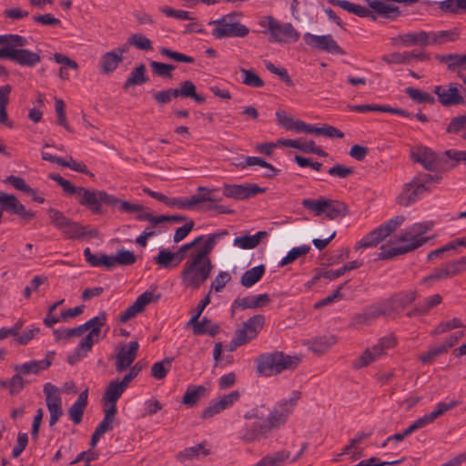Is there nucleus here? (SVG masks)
I'll return each instance as SVG.
<instances>
[{
	"label": "nucleus",
	"instance_id": "1",
	"mask_svg": "<svg viewBox=\"0 0 466 466\" xmlns=\"http://www.w3.org/2000/svg\"><path fill=\"white\" fill-rule=\"evenodd\" d=\"M218 237L217 234L208 235L199 250L184 264L180 277L185 287L198 289L210 277L213 264L209 254Z\"/></svg>",
	"mask_w": 466,
	"mask_h": 466
},
{
	"label": "nucleus",
	"instance_id": "2",
	"mask_svg": "<svg viewBox=\"0 0 466 466\" xmlns=\"http://www.w3.org/2000/svg\"><path fill=\"white\" fill-rule=\"evenodd\" d=\"M328 2L359 17H370L372 20H376V15L390 20H395L400 15L398 6L380 0H365L370 9L347 0H329Z\"/></svg>",
	"mask_w": 466,
	"mask_h": 466
},
{
	"label": "nucleus",
	"instance_id": "3",
	"mask_svg": "<svg viewBox=\"0 0 466 466\" xmlns=\"http://www.w3.org/2000/svg\"><path fill=\"white\" fill-rule=\"evenodd\" d=\"M440 178L438 176L428 173L418 174L410 182L404 184L401 192L397 197V202L402 207H409L431 192Z\"/></svg>",
	"mask_w": 466,
	"mask_h": 466
},
{
	"label": "nucleus",
	"instance_id": "4",
	"mask_svg": "<svg viewBox=\"0 0 466 466\" xmlns=\"http://www.w3.org/2000/svg\"><path fill=\"white\" fill-rule=\"evenodd\" d=\"M300 359L284 354L282 351L260 354L257 360V372L269 377L293 369L299 363Z\"/></svg>",
	"mask_w": 466,
	"mask_h": 466
},
{
	"label": "nucleus",
	"instance_id": "5",
	"mask_svg": "<svg viewBox=\"0 0 466 466\" xmlns=\"http://www.w3.org/2000/svg\"><path fill=\"white\" fill-rule=\"evenodd\" d=\"M236 13L224 15L218 19L208 22L213 25L211 35L215 39H223L229 37H245L248 35L249 29L236 19Z\"/></svg>",
	"mask_w": 466,
	"mask_h": 466
},
{
	"label": "nucleus",
	"instance_id": "6",
	"mask_svg": "<svg viewBox=\"0 0 466 466\" xmlns=\"http://www.w3.org/2000/svg\"><path fill=\"white\" fill-rule=\"evenodd\" d=\"M259 25L265 28L263 34H269L270 42L295 43L299 38V33L291 23H280L272 15L264 17Z\"/></svg>",
	"mask_w": 466,
	"mask_h": 466
},
{
	"label": "nucleus",
	"instance_id": "7",
	"mask_svg": "<svg viewBox=\"0 0 466 466\" xmlns=\"http://www.w3.org/2000/svg\"><path fill=\"white\" fill-rule=\"evenodd\" d=\"M431 222H418L405 228L397 237L396 242L401 243L407 253L426 244L430 238L424 235L431 230Z\"/></svg>",
	"mask_w": 466,
	"mask_h": 466
},
{
	"label": "nucleus",
	"instance_id": "8",
	"mask_svg": "<svg viewBox=\"0 0 466 466\" xmlns=\"http://www.w3.org/2000/svg\"><path fill=\"white\" fill-rule=\"evenodd\" d=\"M405 217L402 215L395 216L385 223L374 228L365 235L355 246L356 249L368 248L377 246L383 241L392 232H394L403 222Z\"/></svg>",
	"mask_w": 466,
	"mask_h": 466
},
{
	"label": "nucleus",
	"instance_id": "9",
	"mask_svg": "<svg viewBox=\"0 0 466 466\" xmlns=\"http://www.w3.org/2000/svg\"><path fill=\"white\" fill-rule=\"evenodd\" d=\"M264 325V315L258 314L248 319L243 322L242 327L236 330L234 338L231 340L230 350H234L237 347L245 345L255 339Z\"/></svg>",
	"mask_w": 466,
	"mask_h": 466
},
{
	"label": "nucleus",
	"instance_id": "10",
	"mask_svg": "<svg viewBox=\"0 0 466 466\" xmlns=\"http://www.w3.org/2000/svg\"><path fill=\"white\" fill-rule=\"evenodd\" d=\"M299 398L300 393L295 390L292 392V397L288 400H280L274 406L267 417L274 430L279 429L286 423Z\"/></svg>",
	"mask_w": 466,
	"mask_h": 466
},
{
	"label": "nucleus",
	"instance_id": "11",
	"mask_svg": "<svg viewBox=\"0 0 466 466\" xmlns=\"http://www.w3.org/2000/svg\"><path fill=\"white\" fill-rule=\"evenodd\" d=\"M273 430L274 428L268 419L258 420L250 423L246 422L239 431L238 438L246 443H251L267 439Z\"/></svg>",
	"mask_w": 466,
	"mask_h": 466
},
{
	"label": "nucleus",
	"instance_id": "12",
	"mask_svg": "<svg viewBox=\"0 0 466 466\" xmlns=\"http://www.w3.org/2000/svg\"><path fill=\"white\" fill-rule=\"evenodd\" d=\"M106 313L101 311L97 316L80 325L83 334L89 330L88 334L81 339V348L88 349L99 340L102 327L106 325Z\"/></svg>",
	"mask_w": 466,
	"mask_h": 466
},
{
	"label": "nucleus",
	"instance_id": "13",
	"mask_svg": "<svg viewBox=\"0 0 466 466\" xmlns=\"http://www.w3.org/2000/svg\"><path fill=\"white\" fill-rule=\"evenodd\" d=\"M266 187H261L257 184H227L223 185V195L226 198L237 200H246L255 197L258 194L265 193Z\"/></svg>",
	"mask_w": 466,
	"mask_h": 466
},
{
	"label": "nucleus",
	"instance_id": "14",
	"mask_svg": "<svg viewBox=\"0 0 466 466\" xmlns=\"http://www.w3.org/2000/svg\"><path fill=\"white\" fill-rule=\"evenodd\" d=\"M460 88H462L461 85L451 83L449 86H436L433 92L437 95L438 101L443 106L464 105L465 100L460 92Z\"/></svg>",
	"mask_w": 466,
	"mask_h": 466
},
{
	"label": "nucleus",
	"instance_id": "15",
	"mask_svg": "<svg viewBox=\"0 0 466 466\" xmlns=\"http://www.w3.org/2000/svg\"><path fill=\"white\" fill-rule=\"evenodd\" d=\"M304 42L316 49L326 51L330 54L344 55L345 52L330 35H315L310 33L303 35Z\"/></svg>",
	"mask_w": 466,
	"mask_h": 466
},
{
	"label": "nucleus",
	"instance_id": "16",
	"mask_svg": "<svg viewBox=\"0 0 466 466\" xmlns=\"http://www.w3.org/2000/svg\"><path fill=\"white\" fill-rule=\"evenodd\" d=\"M161 298V294L158 293L156 296L153 292L147 290L139 295L136 301L124 310L118 317L120 323H126L127 320L136 317L138 313L142 312L146 306L151 301H157Z\"/></svg>",
	"mask_w": 466,
	"mask_h": 466
},
{
	"label": "nucleus",
	"instance_id": "17",
	"mask_svg": "<svg viewBox=\"0 0 466 466\" xmlns=\"http://www.w3.org/2000/svg\"><path fill=\"white\" fill-rule=\"evenodd\" d=\"M139 344L137 341H130L128 345L122 343L116 355V370L121 373L127 370L135 361L137 356Z\"/></svg>",
	"mask_w": 466,
	"mask_h": 466
},
{
	"label": "nucleus",
	"instance_id": "18",
	"mask_svg": "<svg viewBox=\"0 0 466 466\" xmlns=\"http://www.w3.org/2000/svg\"><path fill=\"white\" fill-rule=\"evenodd\" d=\"M240 398V393L238 390H233L228 394L222 396L219 400H213L209 405L202 410V419H210L217 414H219L224 410L231 407Z\"/></svg>",
	"mask_w": 466,
	"mask_h": 466
},
{
	"label": "nucleus",
	"instance_id": "19",
	"mask_svg": "<svg viewBox=\"0 0 466 466\" xmlns=\"http://www.w3.org/2000/svg\"><path fill=\"white\" fill-rule=\"evenodd\" d=\"M271 299L268 294L263 293L258 295H249L247 297L235 299L230 306L231 314H235L236 310L248 309H260L268 306Z\"/></svg>",
	"mask_w": 466,
	"mask_h": 466
},
{
	"label": "nucleus",
	"instance_id": "20",
	"mask_svg": "<svg viewBox=\"0 0 466 466\" xmlns=\"http://www.w3.org/2000/svg\"><path fill=\"white\" fill-rule=\"evenodd\" d=\"M101 190H94L78 187V194L76 200L81 205L88 208L94 213H98L101 208Z\"/></svg>",
	"mask_w": 466,
	"mask_h": 466
},
{
	"label": "nucleus",
	"instance_id": "21",
	"mask_svg": "<svg viewBox=\"0 0 466 466\" xmlns=\"http://www.w3.org/2000/svg\"><path fill=\"white\" fill-rule=\"evenodd\" d=\"M128 47L122 46L112 51L105 53L100 58V68L104 74H111L123 61V55L127 52Z\"/></svg>",
	"mask_w": 466,
	"mask_h": 466
},
{
	"label": "nucleus",
	"instance_id": "22",
	"mask_svg": "<svg viewBox=\"0 0 466 466\" xmlns=\"http://www.w3.org/2000/svg\"><path fill=\"white\" fill-rule=\"evenodd\" d=\"M435 59L441 64H445L447 71L455 73L458 76H460V74H463L462 71L466 70L465 54H438L435 56Z\"/></svg>",
	"mask_w": 466,
	"mask_h": 466
},
{
	"label": "nucleus",
	"instance_id": "23",
	"mask_svg": "<svg viewBox=\"0 0 466 466\" xmlns=\"http://www.w3.org/2000/svg\"><path fill=\"white\" fill-rule=\"evenodd\" d=\"M429 38L427 31L409 32L401 34L392 38V43L395 45H400L405 47H410L413 46H428Z\"/></svg>",
	"mask_w": 466,
	"mask_h": 466
},
{
	"label": "nucleus",
	"instance_id": "24",
	"mask_svg": "<svg viewBox=\"0 0 466 466\" xmlns=\"http://www.w3.org/2000/svg\"><path fill=\"white\" fill-rule=\"evenodd\" d=\"M458 405V401L451 400V402H439L435 409L424 416L417 419L413 424L417 430L422 429L427 425L432 423L438 417L443 415L446 411L455 408Z\"/></svg>",
	"mask_w": 466,
	"mask_h": 466
},
{
	"label": "nucleus",
	"instance_id": "25",
	"mask_svg": "<svg viewBox=\"0 0 466 466\" xmlns=\"http://www.w3.org/2000/svg\"><path fill=\"white\" fill-rule=\"evenodd\" d=\"M411 157L415 162L420 163L427 170L434 171L438 168L437 155L429 147H418L415 151H412Z\"/></svg>",
	"mask_w": 466,
	"mask_h": 466
},
{
	"label": "nucleus",
	"instance_id": "26",
	"mask_svg": "<svg viewBox=\"0 0 466 466\" xmlns=\"http://www.w3.org/2000/svg\"><path fill=\"white\" fill-rule=\"evenodd\" d=\"M418 297L416 290H405L393 294L390 298L387 299L390 308H391V313L402 310L407 308L410 304L413 303Z\"/></svg>",
	"mask_w": 466,
	"mask_h": 466
},
{
	"label": "nucleus",
	"instance_id": "27",
	"mask_svg": "<svg viewBox=\"0 0 466 466\" xmlns=\"http://www.w3.org/2000/svg\"><path fill=\"white\" fill-rule=\"evenodd\" d=\"M125 391L126 390L118 383V380H111L102 395L103 404L107 406L106 408L116 409V402Z\"/></svg>",
	"mask_w": 466,
	"mask_h": 466
},
{
	"label": "nucleus",
	"instance_id": "28",
	"mask_svg": "<svg viewBox=\"0 0 466 466\" xmlns=\"http://www.w3.org/2000/svg\"><path fill=\"white\" fill-rule=\"evenodd\" d=\"M460 33L457 28L428 32L429 46H442L459 39Z\"/></svg>",
	"mask_w": 466,
	"mask_h": 466
},
{
	"label": "nucleus",
	"instance_id": "29",
	"mask_svg": "<svg viewBox=\"0 0 466 466\" xmlns=\"http://www.w3.org/2000/svg\"><path fill=\"white\" fill-rule=\"evenodd\" d=\"M101 205L106 204L107 206L115 207L119 204L120 210L126 213H134L136 211H141L143 209L142 205L133 204L127 200H122L116 198L113 195L107 194L106 191L101 190Z\"/></svg>",
	"mask_w": 466,
	"mask_h": 466
},
{
	"label": "nucleus",
	"instance_id": "30",
	"mask_svg": "<svg viewBox=\"0 0 466 466\" xmlns=\"http://www.w3.org/2000/svg\"><path fill=\"white\" fill-rule=\"evenodd\" d=\"M60 231L68 239L83 238L86 236L96 237L97 235L96 230L86 231L84 227L72 219H69Z\"/></svg>",
	"mask_w": 466,
	"mask_h": 466
},
{
	"label": "nucleus",
	"instance_id": "31",
	"mask_svg": "<svg viewBox=\"0 0 466 466\" xmlns=\"http://www.w3.org/2000/svg\"><path fill=\"white\" fill-rule=\"evenodd\" d=\"M88 390L86 389L77 397V400L68 410L69 419L75 423L79 424L83 420L84 410L87 405Z\"/></svg>",
	"mask_w": 466,
	"mask_h": 466
},
{
	"label": "nucleus",
	"instance_id": "32",
	"mask_svg": "<svg viewBox=\"0 0 466 466\" xmlns=\"http://www.w3.org/2000/svg\"><path fill=\"white\" fill-rule=\"evenodd\" d=\"M324 214L329 219L344 218L349 214L348 206L339 200L325 198Z\"/></svg>",
	"mask_w": 466,
	"mask_h": 466
},
{
	"label": "nucleus",
	"instance_id": "33",
	"mask_svg": "<svg viewBox=\"0 0 466 466\" xmlns=\"http://www.w3.org/2000/svg\"><path fill=\"white\" fill-rule=\"evenodd\" d=\"M208 395V389L203 385H189L182 398V403L187 407H194Z\"/></svg>",
	"mask_w": 466,
	"mask_h": 466
},
{
	"label": "nucleus",
	"instance_id": "34",
	"mask_svg": "<svg viewBox=\"0 0 466 466\" xmlns=\"http://www.w3.org/2000/svg\"><path fill=\"white\" fill-rule=\"evenodd\" d=\"M0 207L2 211L10 212L12 214H22L25 208L22 205L17 198L0 191Z\"/></svg>",
	"mask_w": 466,
	"mask_h": 466
},
{
	"label": "nucleus",
	"instance_id": "35",
	"mask_svg": "<svg viewBox=\"0 0 466 466\" xmlns=\"http://www.w3.org/2000/svg\"><path fill=\"white\" fill-rule=\"evenodd\" d=\"M386 352L383 350L381 347L377 343L371 348L367 349L361 356L356 360L354 363V367L363 368L367 367L370 363L376 361L380 356L384 355Z\"/></svg>",
	"mask_w": 466,
	"mask_h": 466
},
{
	"label": "nucleus",
	"instance_id": "36",
	"mask_svg": "<svg viewBox=\"0 0 466 466\" xmlns=\"http://www.w3.org/2000/svg\"><path fill=\"white\" fill-rule=\"evenodd\" d=\"M266 268L263 264L253 267L243 273L240 284L245 288H250L258 282L265 273Z\"/></svg>",
	"mask_w": 466,
	"mask_h": 466
},
{
	"label": "nucleus",
	"instance_id": "37",
	"mask_svg": "<svg viewBox=\"0 0 466 466\" xmlns=\"http://www.w3.org/2000/svg\"><path fill=\"white\" fill-rule=\"evenodd\" d=\"M177 92V97H189L194 99L198 104H203L206 101L204 96L196 92V86L190 80H186L180 84L178 88H175Z\"/></svg>",
	"mask_w": 466,
	"mask_h": 466
},
{
	"label": "nucleus",
	"instance_id": "38",
	"mask_svg": "<svg viewBox=\"0 0 466 466\" xmlns=\"http://www.w3.org/2000/svg\"><path fill=\"white\" fill-rule=\"evenodd\" d=\"M251 166H259L261 167L270 169V173H265V175H264L266 177H268V178H272V177H276L279 171V169L274 167L271 164L266 162L264 159H262L261 157H246L244 158L243 162L237 164V167H240L242 169L247 167H251Z\"/></svg>",
	"mask_w": 466,
	"mask_h": 466
},
{
	"label": "nucleus",
	"instance_id": "39",
	"mask_svg": "<svg viewBox=\"0 0 466 466\" xmlns=\"http://www.w3.org/2000/svg\"><path fill=\"white\" fill-rule=\"evenodd\" d=\"M146 71V66L144 64H140L135 67L125 81L123 88L127 90L131 86H139L147 82L148 76H147Z\"/></svg>",
	"mask_w": 466,
	"mask_h": 466
},
{
	"label": "nucleus",
	"instance_id": "40",
	"mask_svg": "<svg viewBox=\"0 0 466 466\" xmlns=\"http://www.w3.org/2000/svg\"><path fill=\"white\" fill-rule=\"evenodd\" d=\"M267 236L266 231H258L254 235H245L242 237H237L234 239V245L242 249H251L256 248L260 240Z\"/></svg>",
	"mask_w": 466,
	"mask_h": 466
},
{
	"label": "nucleus",
	"instance_id": "41",
	"mask_svg": "<svg viewBox=\"0 0 466 466\" xmlns=\"http://www.w3.org/2000/svg\"><path fill=\"white\" fill-rule=\"evenodd\" d=\"M199 317L198 314H194L190 319L187 321V326H191L192 327V329H193V333L195 335H204V334H208L211 337H215L216 336V331H217V328L216 327H212L210 326V328H208V329H203L202 327L204 324L206 323H208L209 322V319H208L207 317H204L201 320H199Z\"/></svg>",
	"mask_w": 466,
	"mask_h": 466
},
{
	"label": "nucleus",
	"instance_id": "42",
	"mask_svg": "<svg viewBox=\"0 0 466 466\" xmlns=\"http://www.w3.org/2000/svg\"><path fill=\"white\" fill-rule=\"evenodd\" d=\"M390 307V306H389V302L384 299L379 303L371 304L363 309L367 313L370 319L373 322L380 317L390 316L391 314V308Z\"/></svg>",
	"mask_w": 466,
	"mask_h": 466
},
{
	"label": "nucleus",
	"instance_id": "43",
	"mask_svg": "<svg viewBox=\"0 0 466 466\" xmlns=\"http://www.w3.org/2000/svg\"><path fill=\"white\" fill-rule=\"evenodd\" d=\"M390 307V306H389V302L384 299L379 303L371 304L363 309L367 313L370 319L373 322L380 317L390 316L391 314V308Z\"/></svg>",
	"mask_w": 466,
	"mask_h": 466
},
{
	"label": "nucleus",
	"instance_id": "44",
	"mask_svg": "<svg viewBox=\"0 0 466 466\" xmlns=\"http://www.w3.org/2000/svg\"><path fill=\"white\" fill-rule=\"evenodd\" d=\"M84 257L86 261L92 267H106L108 269L112 268V264L109 263L110 256L106 254L96 255L91 252L89 248L84 249Z\"/></svg>",
	"mask_w": 466,
	"mask_h": 466
},
{
	"label": "nucleus",
	"instance_id": "45",
	"mask_svg": "<svg viewBox=\"0 0 466 466\" xmlns=\"http://www.w3.org/2000/svg\"><path fill=\"white\" fill-rule=\"evenodd\" d=\"M405 94L409 96V97L417 104H434L436 102L435 97L428 93L423 92L420 89H417L415 87H406L405 88Z\"/></svg>",
	"mask_w": 466,
	"mask_h": 466
},
{
	"label": "nucleus",
	"instance_id": "46",
	"mask_svg": "<svg viewBox=\"0 0 466 466\" xmlns=\"http://www.w3.org/2000/svg\"><path fill=\"white\" fill-rule=\"evenodd\" d=\"M137 258L133 251L120 249L116 252V256H110L109 263L112 264V268L116 265L130 266L136 262Z\"/></svg>",
	"mask_w": 466,
	"mask_h": 466
},
{
	"label": "nucleus",
	"instance_id": "47",
	"mask_svg": "<svg viewBox=\"0 0 466 466\" xmlns=\"http://www.w3.org/2000/svg\"><path fill=\"white\" fill-rule=\"evenodd\" d=\"M5 59L15 61L21 66H29V49L20 47L6 48Z\"/></svg>",
	"mask_w": 466,
	"mask_h": 466
},
{
	"label": "nucleus",
	"instance_id": "48",
	"mask_svg": "<svg viewBox=\"0 0 466 466\" xmlns=\"http://www.w3.org/2000/svg\"><path fill=\"white\" fill-rule=\"evenodd\" d=\"M447 133L460 135L466 139V115L452 117L446 128Z\"/></svg>",
	"mask_w": 466,
	"mask_h": 466
},
{
	"label": "nucleus",
	"instance_id": "49",
	"mask_svg": "<svg viewBox=\"0 0 466 466\" xmlns=\"http://www.w3.org/2000/svg\"><path fill=\"white\" fill-rule=\"evenodd\" d=\"M310 248V246L306 244L292 248L288 252V254L279 262V267H284L294 262L299 258L308 254Z\"/></svg>",
	"mask_w": 466,
	"mask_h": 466
},
{
	"label": "nucleus",
	"instance_id": "50",
	"mask_svg": "<svg viewBox=\"0 0 466 466\" xmlns=\"http://www.w3.org/2000/svg\"><path fill=\"white\" fill-rule=\"evenodd\" d=\"M198 190L201 193H199L198 195H193L190 198L194 208L198 204H200L203 202H217V201L221 200V198H213V192L218 191V189H216V188L208 189L205 187L200 186L198 187Z\"/></svg>",
	"mask_w": 466,
	"mask_h": 466
},
{
	"label": "nucleus",
	"instance_id": "51",
	"mask_svg": "<svg viewBox=\"0 0 466 466\" xmlns=\"http://www.w3.org/2000/svg\"><path fill=\"white\" fill-rule=\"evenodd\" d=\"M177 258V253H173L169 251L168 249L162 248L159 250L158 254L154 257L153 260L155 263H157L159 267L169 268H175L174 266L175 262L177 261L176 258Z\"/></svg>",
	"mask_w": 466,
	"mask_h": 466
},
{
	"label": "nucleus",
	"instance_id": "52",
	"mask_svg": "<svg viewBox=\"0 0 466 466\" xmlns=\"http://www.w3.org/2000/svg\"><path fill=\"white\" fill-rule=\"evenodd\" d=\"M173 360V358H165L154 363L151 367V376L157 380H163L170 370Z\"/></svg>",
	"mask_w": 466,
	"mask_h": 466
},
{
	"label": "nucleus",
	"instance_id": "53",
	"mask_svg": "<svg viewBox=\"0 0 466 466\" xmlns=\"http://www.w3.org/2000/svg\"><path fill=\"white\" fill-rule=\"evenodd\" d=\"M133 46L136 48L143 51H151L153 49L152 42L147 36L142 34L137 33L127 38V42L125 45Z\"/></svg>",
	"mask_w": 466,
	"mask_h": 466
},
{
	"label": "nucleus",
	"instance_id": "54",
	"mask_svg": "<svg viewBox=\"0 0 466 466\" xmlns=\"http://www.w3.org/2000/svg\"><path fill=\"white\" fill-rule=\"evenodd\" d=\"M26 43V38L19 35H0V46H2V48L23 47Z\"/></svg>",
	"mask_w": 466,
	"mask_h": 466
},
{
	"label": "nucleus",
	"instance_id": "55",
	"mask_svg": "<svg viewBox=\"0 0 466 466\" xmlns=\"http://www.w3.org/2000/svg\"><path fill=\"white\" fill-rule=\"evenodd\" d=\"M117 412L116 409L106 408L104 410V418L101 422L97 425L96 430L103 435L113 429V422Z\"/></svg>",
	"mask_w": 466,
	"mask_h": 466
},
{
	"label": "nucleus",
	"instance_id": "56",
	"mask_svg": "<svg viewBox=\"0 0 466 466\" xmlns=\"http://www.w3.org/2000/svg\"><path fill=\"white\" fill-rule=\"evenodd\" d=\"M335 342L336 339L334 336L319 337L312 341L311 350L316 353H324L335 344Z\"/></svg>",
	"mask_w": 466,
	"mask_h": 466
},
{
	"label": "nucleus",
	"instance_id": "57",
	"mask_svg": "<svg viewBox=\"0 0 466 466\" xmlns=\"http://www.w3.org/2000/svg\"><path fill=\"white\" fill-rule=\"evenodd\" d=\"M304 208L314 213L315 216L324 214L325 198L320 197L318 199L304 198L301 202Z\"/></svg>",
	"mask_w": 466,
	"mask_h": 466
},
{
	"label": "nucleus",
	"instance_id": "58",
	"mask_svg": "<svg viewBox=\"0 0 466 466\" xmlns=\"http://www.w3.org/2000/svg\"><path fill=\"white\" fill-rule=\"evenodd\" d=\"M240 72L243 75L242 83L250 87H262L265 83L262 78L252 70L246 68H240Z\"/></svg>",
	"mask_w": 466,
	"mask_h": 466
},
{
	"label": "nucleus",
	"instance_id": "59",
	"mask_svg": "<svg viewBox=\"0 0 466 466\" xmlns=\"http://www.w3.org/2000/svg\"><path fill=\"white\" fill-rule=\"evenodd\" d=\"M200 453H202L205 456L209 454V451L206 450L203 444L201 443L185 449L184 451L179 452L177 457L180 461H184L185 460L197 458Z\"/></svg>",
	"mask_w": 466,
	"mask_h": 466
},
{
	"label": "nucleus",
	"instance_id": "60",
	"mask_svg": "<svg viewBox=\"0 0 466 466\" xmlns=\"http://www.w3.org/2000/svg\"><path fill=\"white\" fill-rule=\"evenodd\" d=\"M380 251L378 254V259H381V260H387V259L393 258L400 255L407 254L404 247H402L401 244L397 247H390V248H388L385 245H382L380 248Z\"/></svg>",
	"mask_w": 466,
	"mask_h": 466
},
{
	"label": "nucleus",
	"instance_id": "61",
	"mask_svg": "<svg viewBox=\"0 0 466 466\" xmlns=\"http://www.w3.org/2000/svg\"><path fill=\"white\" fill-rule=\"evenodd\" d=\"M177 92L175 88H167L161 91H152V96L158 106H164L171 102L173 98H177Z\"/></svg>",
	"mask_w": 466,
	"mask_h": 466
},
{
	"label": "nucleus",
	"instance_id": "62",
	"mask_svg": "<svg viewBox=\"0 0 466 466\" xmlns=\"http://www.w3.org/2000/svg\"><path fill=\"white\" fill-rule=\"evenodd\" d=\"M44 393L46 395V407L48 408V405L55 403V404H62L61 397L59 396V389L53 385L50 382H47L44 385Z\"/></svg>",
	"mask_w": 466,
	"mask_h": 466
},
{
	"label": "nucleus",
	"instance_id": "63",
	"mask_svg": "<svg viewBox=\"0 0 466 466\" xmlns=\"http://www.w3.org/2000/svg\"><path fill=\"white\" fill-rule=\"evenodd\" d=\"M149 65L154 74L160 77L167 78H172L171 72L176 68L174 65L165 64L157 61H151Z\"/></svg>",
	"mask_w": 466,
	"mask_h": 466
},
{
	"label": "nucleus",
	"instance_id": "64",
	"mask_svg": "<svg viewBox=\"0 0 466 466\" xmlns=\"http://www.w3.org/2000/svg\"><path fill=\"white\" fill-rule=\"evenodd\" d=\"M451 278L466 272V256L452 259L446 263Z\"/></svg>",
	"mask_w": 466,
	"mask_h": 466
}]
</instances>
